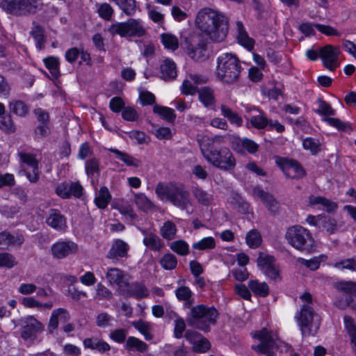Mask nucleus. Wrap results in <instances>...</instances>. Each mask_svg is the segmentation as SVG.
<instances>
[{
	"label": "nucleus",
	"mask_w": 356,
	"mask_h": 356,
	"mask_svg": "<svg viewBox=\"0 0 356 356\" xmlns=\"http://www.w3.org/2000/svg\"><path fill=\"white\" fill-rule=\"evenodd\" d=\"M177 298L179 301H184V306L191 309V319H188V323L195 326L197 328L208 332L210 325H214L218 317V312L214 307H207L204 305L192 306L194 303L193 292L186 286L178 287L175 291Z\"/></svg>",
	"instance_id": "nucleus-1"
},
{
	"label": "nucleus",
	"mask_w": 356,
	"mask_h": 356,
	"mask_svg": "<svg viewBox=\"0 0 356 356\" xmlns=\"http://www.w3.org/2000/svg\"><path fill=\"white\" fill-rule=\"evenodd\" d=\"M200 150L204 159L214 167L225 171L234 169L236 162L234 154L227 147L218 149V147L224 143L222 136L209 137L202 136L197 140Z\"/></svg>",
	"instance_id": "nucleus-2"
},
{
	"label": "nucleus",
	"mask_w": 356,
	"mask_h": 356,
	"mask_svg": "<svg viewBox=\"0 0 356 356\" xmlns=\"http://www.w3.org/2000/svg\"><path fill=\"white\" fill-rule=\"evenodd\" d=\"M195 22L196 27L213 42H222L227 38L229 21L222 13L204 8L197 13Z\"/></svg>",
	"instance_id": "nucleus-3"
},
{
	"label": "nucleus",
	"mask_w": 356,
	"mask_h": 356,
	"mask_svg": "<svg viewBox=\"0 0 356 356\" xmlns=\"http://www.w3.org/2000/svg\"><path fill=\"white\" fill-rule=\"evenodd\" d=\"M300 299L303 304L296 314L295 319L303 337L314 336L320 328L321 316L314 309L312 296L309 293H304Z\"/></svg>",
	"instance_id": "nucleus-4"
},
{
	"label": "nucleus",
	"mask_w": 356,
	"mask_h": 356,
	"mask_svg": "<svg viewBox=\"0 0 356 356\" xmlns=\"http://www.w3.org/2000/svg\"><path fill=\"white\" fill-rule=\"evenodd\" d=\"M243 70L241 62L234 54L225 53L217 58L216 76L225 84H234L239 81Z\"/></svg>",
	"instance_id": "nucleus-5"
},
{
	"label": "nucleus",
	"mask_w": 356,
	"mask_h": 356,
	"mask_svg": "<svg viewBox=\"0 0 356 356\" xmlns=\"http://www.w3.org/2000/svg\"><path fill=\"white\" fill-rule=\"evenodd\" d=\"M155 192L162 200H168L174 206L187 210L191 205L190 193L182 185L157 184Z\"/></svg>",
	"instance_id": "nucleus-6"
},
{
	"label": "nucleus",
	"mask_w": 356,
	"mask_h": 356,
	"mask_svg": "<svg viewBox=\"0 0 356 356\" xmlns=\"http://www.w3.org/2000/svg\"><path fill=\"white\" fill-rule=\"evenodd\" d=\"M285 238L295 249L312 253L314 249V241L308 229L300 225L289 227L286 232Z\"/></svg>",
	"instance_id": "nucleus-7"
},
{
	"label": "nucleus",
	"mask_w": 356,
	"mask_h": 356,
	"mask_svg": "<svg viewBox=\"0 0 356 356\" xmlns=\"http://www.w3.org/2000/svg\"><path fill=\"white\" fill-rule=\"evenodd\" d=\"M253 337L259 341V343L252 346V349L257 353L266 356H275L278 349V339L275 334L266 328L256 332Z\"/></svg>",
	"instance_id": "nucleus-8"
},
{
	"label": "nucleus",
	"mask_w": 356,
	"mask_h": 356,
	"mask_svg": "<svg viewBox=\"0 0 356 356\" xmlns=\"http://www.w3.org/2000/svg\"><path fill=\"white\" fill-rule=\"evenodd\" d=\"M0 7L6 13L15 16H27L36 13L38 0H3Z\"/></svg>",
	"instance_id": "nucleus-9"
},
{
	"label": "nucleus",
	"mask_w": 356,
	"mask_h": 356,
	"mask_svg": "<svg viewBox=\"0 0 356 356\" xmlns=\"http://www.w3.org/2000/svg\"><path fill=\"white\" fill-rule=\"evenodd\" d=\"M146 29L138 19L131 18L124 22L113 24V34L123 38L142 37L146 34Z\"/></svg>",
	"instance_id": "nucleus-10"
},
{
	"label": "nucleus",
	"mask_w": 356,
	"mask_h": 356,
	"mask_svg": "<svg viewBox=\"0 0 356 356\" xmlns=\"http://www.w3.org/2000/svg\"><path fill=\"white\" fill-rule=\"evenodd\" d=\"M18 325L21 327L20 337L25 341L35 339L38 333L43 331V324L33 316H28L18 320Z\"/></svg>",
	"instance_id": "nucleus-11"
},
{
	"label": "nucleus",
	"mask_w": 356,
	"mask_h": 356,
	"mask_svg": "<svg viewBox=\"0 0 356 356\" xmlns=\"http://www.w3.org/2000/svg\"><path fill=\"white\" fill-rule=\"evenodd\" d=\"M188 56L195 60H203L206 56L207 42L203 37L197 33L191 35L185 40Z\"/></svg>",
	"instance_id": "nucleus-12"
},
{
	"label": "nucleus",
	"mask_w": 356,
	"mask_h": 356,
	"mask_svg": "<svg viewBox=\"0 0 356 356\" xmlns=\"http://www.w3.org/2000/svg\"><path fill=\"white\" fill-rule=\"evenodd\" d=\"M250 111H255L257 113L252 116L250 119L252 126L257 129H268V130H276L278 133H282L285 130L283 124H280L277 120L268 119L266 113L259 109L253 107Z\"/></svg>",
	"instance_id": "nucleus-13"
},
{
	"label": "nucleus",
	"mask_w": 356,
	"mask_h": 356,
	"mask_svg": "<svg viewBox=\"0 0 356 356\" xmlns=\"http://www.w3.org/2000/svg\"><path fill=\"white\" fill-rule=\"evenodd\" d=\"M257 262L258 266L266 276L275 281L280 280V271L274 257L261 252L259 253Z\"/></svg>",
	"instance_id": "nucleus-14"
},
{
	"label": "nucleus",
	"mask_w": 356,
	"mask_h": 356,
	"mask_svg": "<svg viewBox=\"0 0 356 356\" xmlns=\"http://www.w3.org/2000/svg\"><path fill=\"white\" fill-rule=\"evenodd\" d=\"M319 53L323 66L330 71L333 72L339 66L341 51L339 47L327 44L319 49Z\"/></svg>",
	"instance_id": "nucleus-15"
},
{
	"label": "nucleus",
	"mask_w": 356,
	"mask_h": 356,
	"mask_svg": "<svg viewBox=\"0 0 356 356\" xmlns=\"http://www.w3.org/2000/svg\"><path fill=\"white\" fill-rule=\"evenodd\" d=\"M276 163L289 178L300 179L305 174L303 168L296 160L277 157L276 159Z\"/></svg>",
	"instance_id": "nucleus-16"
},
{
	"label": "nucleus",
	"mask_w": 356,
	"mask_h": 356,
	"mask_svg": "<svg viewBox=\"0 0 356 356\" xmlns=\"http://www.w3.org/2000/svg\"><path fill=\"white\" fill-rule=\"evenodd\" d=\"M51 253L54 258L61 259L70 254H74L78 250L77 245L70 241H58L51 246Z\"/></svg>",
	"instance_id": "nucleus-17"
},
{
	"label": "nucleus",
	"mask_w": 356,
	"mask_h": 356,
	"mask_svg": "<svg viewBox=\"0 0 356 356\" xmlns=\"http://www.w3.org/2000/svg\"><path fill=\"white\" fill-rule=\"evenodd\" d=\"M47 225L58 232H63L67 228V219L61 212L56 209H51L45 220Z\"/></svg>",
	"instance_id": "nucleus-18"
},
{
	"label": "nucleus",
	"mask_w": 356,
	"mask_h": 356,
	"mask_svg": "<svg viewBox=\"0 0 356 356\" xmlns=\"http://www.w3.org/2000/svg\"><path fill=\"white\" fill-rule=\"evenodd\" d=\"M70 320V315L67 309L58 308L54 309L48 324V330L52 334L54 331L58 329L59 325H64Z\"/></svg>",
	"instance_id": "nucleus-19"
},
{
	"label": "nucleus",
	"mask_w": 356,
	"mask_h": 356,
	"mask_svg": "<svg viewBox=\"0 0 356 356\" xmlns=\"http://www.w3.org/2000/svg\"><path fill=\"white\" fill-rule=\"evenodd\" d=\"M230 141L233 149L238 152H241L243 149H245L249 153L254 154L258 150V145L248 138H241L238 136L232 135Z\"/></svg>",
	"instance_id": "nucleus-20"
},
{
	"label": "nucleus",
	"mask_w": 356,
	"mask_h": 356,
	"mask_svg": "<svg viewBox=\"0 0 356 356\" xmlns=\"http://www.w3.org/2000/svg\"><path fill=\"white\" fill-rule=\"evenodd\" d=\"M253 195L263 202L271 213L275 214L278 212L280 204L271 194L265 192L259 187H255L253 189Z\"/></svg>",
	"instance_id": "nucleus-21"
},
{
	"label": "nucleus",
	"mask_w": 356,
	"mask_h": 356,
	"mask_svg": "<svg viewBox=\"0 0 356 356\" xmlns=\"http://www.w3.org/2000/svg\"><path fill=\"white\" fill-rule=\"evenodd\" d=\"M308 205L310 207L321 205L322 207L319 208L320 209H323L330 213H335L338 209L337 202L322 196L310 195L309 197Z\"/></svg>",
	"instance_id": "nucleus-22"
},
{
	"label": "nucleus",
	"mask_w": 356,
	"mask_h": 356,
	"mask_svg": "<svg viewBox=\"0 0 356 356\" xmlns=\"http://www.w3.org/2000/svg\"><path fill=\"white\" fill-rule=\"evenodd\" d=\"M129 245L125 241L117 239L113 243V263L129 257Z\"/></svg>",
	"instance_id": "nucleus-23"
},
{
	"label": "nucleus",
	"mask_w": 356,
	"mask_h": 356,
	"mask_svg": "<svg viewBox=\"0 0 356 356\" xmlns=\"http://www.w3.org/2000/svg\"><path fill=\"white\" fill-rule=\"evenodd\" d=\"M236 30H237V40L238 42L245 47L246 49L250 50L254 47V40L248 36L243 24L241 22L238 21L236 22Z\"/></svg>",
	"instance_id": "nucleus-24"
},
{
	"label": "nucleus",
	"mask_w": 356,
	"mask_h": 356,
	"mask_svg": "<svg viewBox=\"0 0 356 356\" xmlns=\"http://www.w3.org/2000/svg\"><path fill=\"white\" fill-rule=\"evenodd\" d=\"M161 78L165 81L175 79L177 76L175 63L170 59H165L160 66Z\"/></svg>",
	"instance_id": "nucleus-25"
},
{
	"label": "nucleus",
	"mask_w": 356,
	"mask_h": 356,
	"mask_svg": "<svg viewBox=\"0 0 356 356\" xmlns=\"http://www.w3.org/2000/svg\"><path fill=\"white\" fill-rule=\"evenodd\" d=\"M199 100L205 107H210L215 104V96L213 89L209 87H202L198 89Z\"/></svg>",
	"instance_id": "nucleus-26"
},
{
	"label": "nucleus",
	"mask_w": 356,
	"mask_h": 356,
	"mask_svg": "<svg viewBox=\"0 0 356 356\" xmlns=\"http://www.w3.org/2000/svg\"><path fill=\"white\" fill-rule=\"evenodd\" d=\"M345 329L346 330L350 339L353 352L356 354V324L353 318L349 316L343 317Z\"/></svg>",
	"instance_id": "nucleus-27"
},
{
	"label": "nucleus",
	"mask_w": 356,
	"mask_h": 356,
	"mask_svg": "<svg viewBox=\"0 0 356 356\" xmlns=\"http://www.w3.org/2000/svg\"><path fill=\"white\" fill-rule=\"evenodd\" d=\"M30 34L35 40L37 48L40 50L42 49L44 47L45 42L44 28L40 25L36 24V23L33 22Z\"/></svg>",
	"instance_id": "nucleus-28"
},
{
	"label": "nucleus",
	"mask_w": 356,
	"mask_h": 356,
	"mask_svg": "<svg viewBox=\"0 0 356 356\" xmlns=\"http://www.w3.org/2000/svg\"><path fill=\"white\" fill-rule=\"evenodd\" d=\"M221 114L232 124L241 127L243 124V119L239 115L226 105L220 106Z\"/></svg>",
	"instance_id": "nucleus-29"
},
{
	"label": "nucleus",
	"mask_w": 356,
	"mask_h": 356,
	"mask_svg": "<svg viewBox=\"0 0 356 356\" xmlns=\"http://www.w3.org/2000/svg\"><path fill=\"white\" fill-rule=\"evenodd\" d=\"M113 209H115L124 216H129L131 219L135 218L136 215L134 213L129 204L123 199H115L113 201Z\"/></svg>",
	"instance_id": "nucleus-30"
},
{
	"label": "nucleus",
	"mask_w": 356,
	"mask_h": 356,
	"mask_svg": "<svg viewBox=\"0 0 356 356\" xmlns=\"http://www.w3.org/2000/svg\"><path fill=\"white\" fill-rule=\"evenodd\" d=\"M113 154H115L116 159L122 161L127 166L138 168L141 164L140 160L133 157L126 152H121L117 149H113Z\"/></svg>",
	"instance_id": "nucleus-31"
},
{
	"label": "nucleus",
	"mask_w": 356,
	"mask_h": 356,
	"mask_svg": "<svg viewBox=\"0 0 356 356\" xmlns=\"http://www.w3.org/2000/svg\"><path fill=\"white\" fill-rule=\"evenodd\" d=\"M8 106L10 112L19 117H25L29 112V106L22 100H13Z\"/></svg>",
	"instance_id": "nucleus-32"
},
{
	"label": "nucleus",
	"mask_w": 356,
	"mask_h": 356,
	"mask_svg": "<svg viewBox=\"0 0 356 356\" xmlns=\"http://www.w3.org/2000/svg\"><path fill=\"white\" fill-rule=\"evenodd\" d=\"M45 67L49 70L54 79H58L60 75L59 59L55 56H48L43 59Z\"/></svg>",
	"instance_id": "nucleus-33"
},
{
	"label": "nucleus",
	"mask_w": 356,
	"mask_h": 356,
	"mask_svg": "<svg viewBox=\"0 0 356 356\" xmlns=\"http://www.w3.org/2000/svg\"><path fill=\"white\" fill-rule=\"evenodd\" d=\"M143 243L147 248L155 252L160 251L163 246V243L160 237L154 233L147 237H144Z\"/></svg>",
	"instance_id": "nucleus-34"
},
{
	"label": "nucleus",
	"mask_w": 356,
	"mask_h": 356,
	"mask_svg": "<svg viewBox=\"0 0 356 356\" xmlns=\"http://www.w3.org/2000/svg\"><path fill=\"white\" fill-rule=\"evenodd\" d=\"M127 294L136 299H141L149 296V291L143 284L134 283L129 286Z\"/></svg>",
	"instance_id": "nucleus-35"
},
{
	"label": "nucleus",
	"mask_w": 356,
	"mask_h": 356,
	"mask_svg": "<svg viewBox=\"0 0 356 356\" xmlns=\"http://www.w3.org/2000/svg\"><path fill=\"white\" fill-rule=\"evenodd\" d=\"M153 111L168 122H174L175 120L176 114L175 111L171 108L154 105L153 107Z\"/></svg>",
	"instance_id": "nucleus-36"
},
{
	"label": "nucleus",
	"mask_w": 356,
	"mask_h": 356,
	"mask_svg": "<svg viewBox=\"0 0 356 356\" xmlns=\"http://www.w3.org/2000/svg\"><path fill=\"white\" fill-rule=\"evenodd\" d=\"M248 287L256 296L266 297L269 293L268 286L265 282H259L258 280H250Z\"/></svg>",
	"instance_id": "nucleus-37"
},
{
	"label": "nucleus",
	"mask_w": 356,
	"mask_h": 356,
	"mask_svg": "<svg viewBox=\"0 0 356 356\" xmlns=\"http://www.w3.org/2000/svg\"><path fill=\"white\" fill-rule=\"evenodd\" d=\"M124 348L128 350H137L140 353H144L147 349V345L136 337H129L126 341Z\"/></svg>",
	"instance_id": "nucleus-38"
},
{
	"label": "nucleus",
	"mask_w": 356,
	"mask_h": 356,
	"mask_svg": "<svg viewBox=\"0 0 356 356\" xmlns=\"http://www.w3.org/2000/svg\"><path fill=\"white\" fill-rule=\"evenodd\" d=\"M245 241L250 248L254 249L261 245L262 243V237L257 229H253L247 233Z\"/></svg>",
	"instance_id": "nucleus-39"
},
{
	"label": "nucleus",
	"mask_w": 356,
	"mask_h": 356,
	"mask_svg": "<svg viewBox=\"0 0 356 356\" xmlns=\"http://www.w3.org/2000/svg\"><path fill=\"white\" fill-rule=\"evenodd\" d=\"M110 198L111 195L108 189L103 186L95 197V203L98 208L104 209L108 205Z\"/></svg>",
	"instance_id": "nucleus-40"
},
{
	"label": "nucleus",
	"mask_w": 356,
	"mask_h": 356,
	"mask_svg": "<svg viewBox=\"0 0 356 356\" xmlns=\"http://www.w3.org/2000/svg\"><path fill=\"white\" fill-rule=\"evenodd\" d=\"M161 235L167 240H172L175 237L177 233V227L172 221H166L163 223L160 230Z\"/></svg>",
	"instance_id": "nucleus-41"
},
{
	"label": "nucleus",
	"mask_w": 356,
	"mask_h": 356,
	"mask_svg": "<svg viewBox=\"0 0 356 356\" xmlns=\"http://www.w3.org/2000/svg\"><path fill=\"white\" fill-rule=\"evenodd\" d=\"M113 280L120 287L129 286V276L118 268H113Z\"/></svg>",
	"instance_id": "nucleus-42"
},
{
	"label": "nucleus",
	"mask_w": 356,
	"mask_h": 356,
	"mask_svg": "<svg viewBox=\"0 0 356 356\" xmlns=\"http://www.w3.org/2000/svg\"><path fill=\"white\" fill-rule=\"evenodd\" d=\"M216 247L215 239L211 237H206L202 240L194 243L192 248L197 250H210L214 249Z\"/></svg>",
	"instance_id": "nucleus-43"
},
{
	"label": "nucleus",
	"mask_w": 356,
	"mask_h": 356,
	"mask_svg": "<svg viewBox=\"0 0 356 356\" xmlns=\"http://www.w3.org/2000/svg\"><path fill=\"white\" fill-rule=\"evenodd\" d=\"M193 194L200 204L207 206L212 201V195L209 194L200 188H195Z\"/></svg>",
	"instance_id": "nucleus-44"
},
{
	"label": "nucleus",
	"mask_w": 356,
	"mask_h": 356,
	"mask_svg": "<svg viewBox=\"0 0 356 356\" xmlns=\"http://www.w3.org/2000/svg\"><path fill=\"white\" fill-rule=\"evenodd\" d=\"M160 264L165 270H173L177 265V257L171 253L165 254L161 257Z\"/></svg>",
	"instance_id": "nucleus-45"
},
{
	"label": "nucleus",
	"mask_w": 356,
	"mask_h": 356,
	"mask_svg": "<svg viewBox=\"0 0 356 356\" xmlns=\"http://www.w3.org/2000/svg\"><path fill=\"white\" fill-rule=\"evenodd\" d=\"M134 201L138 208L144 211H147L154 207L151 200L142 193L135 194Z\"/></svg>",
	"instance_id": "nucleus-46"
},
{
	"label": "nucleus",
	"mask_w": 356,
	"mask_h": 356,
	"mask_svg": "<svg viewBox=\"0 0 356 356\" xmlns=\"http://www.w3.org/2000/svg\"><path fill=\"white\" fill-rule=\"evenodd\" d=\"M0 129L8 134L15 131L16 128L10 114L0 116Z\"/></svg>",
	"instance_id": "nucleus-47"
},
{
	"label": "nucleus",
	"mask_w": 356,
	"mask_h": 356,
	"mask_svg": "<svg viewBox=\"0 0 356 356\" xmlns=\"http://www.w3.org/2000/svg\"><path fill=\"white\" fill-rule=\"evenodd\" d=\"M170 249L177 254L185 256L189 252L188 243L183 240L173 241L170 245Z\"/></svg>",
	"instance_id": "nucleus-48"
},
{
	"label": "nucleus",
	"mask_w": 356,
	"mask_h": 356,
	"mask_svg": "<svg viewBox=\"0 0 356 356\" xmlns=\"http://www.w3.org/2000/svg\"><path fill=\"white\" fill-rule=\"evenodd\" d=\"M317 102L318 104V108L315 110V113L324 116L335 115V110H334L328 103L321 98L318 99Z\"/></svg>",
	"instance_id": "nucleus-49"
},
{
	"label": "nucleus",
	"mask_w": 356,
	"mask_h": 356,
	"mask_svg": "<svg viewBox=\"0 0 356 356\" xmlns=\"http://www.w3.org/2000/svg\"><path fill=\"white\" fill-rule=\"evenodd\" d=\"M161 41L165 48L175 50L179 47V42L176 36L170 33H163Z\"/></svg>",
	"instance_id": "nucleus-50"
},
{
	"label": "nucleus",
	"mask_w": 356,
	"mask_h": 356,
	"mask_svg": "<svg viewBox=\"0 0 356 356\" xmlns=\"http://www.w3.org/2000/svg\"><path fill=\"white\" fill-rule=\"evenodd\" d=\"M329 125L335 127L339 131H348L351 130L350 124L348 122H342L339 118H326L324 120Z\"/></svg>",
	"instance_id": "nucleus-51"
},
{
	"label": "nucleus",
	"mask_w": 356,
	"mask_h": 356,
	"mask_svg": "<svg viewBox=\"0 0 356 356\" xmlns=\"http://www.w3.org/2000/svg\"><path fill=\"white\" fill-rule=\"evenodd\" d=\"M334 266L340 270L347 269L356 271V256L336 262Z\"/></svg>",
	"instance_id": "nucleus-52"
},
{
	"label": "nucleus",
	"mask_w": 356,
	"mask_h": 356,
	"mask_svg": "<svg viewBox=\"0 0 356 356\" xmlns=\"http://www.w3.org/2000/svg\"><path fill=\"white\" fill-rule=\"evenodd\" d=\"M321 225L322 226V229L325 230L329 234L334 233L337 229L336 220L333 218L327 217L323 215Z\"/></svg>",
	"instance_id": "nucleus-53"
},
{
	"label": "nucleus",
	"mask_w": 356,
	"mask_h": 356,
	"mask_svg": "<svg viewBox=\"0 0 356 356\" xmlns=\"http://www.w3.org/2000/svg\"><path fill=\"white\" fill-rule=\"evenodd\" d=\"M324 257V254H321L319 257H315L309 260H307L303 258H298V261L309 268L311 270H316L319 268L322 259Z\"/></svg>",
	"instance_id": "nucleus-54"
},
{
	"label": "nucleus",
	"mask_w": 356,
	"mask_h": 356,
	"mask_svg": "<svg viewBox=\"0 0 356 356\" xmlns=\"http://www.w3.org/2000/svg\"><path fill=\"white\" fill-rule=\"evenodd\" d=\"M132 324L136 329L144 335L145 339L150 340L152 339V335L150 333V327L148 323L140 320L134 322Z\"/></svg>",
	"instance_id": "nucleus-55"
},
{
	"label": "nucleus",
	"mask_w": 356,
	"mask_h": 356,
	"mask_svg": "<svg viewBox=\"0 0 356 356\" xmlns=\"http://www.w3.org/2000/svg\"><path fill=\"white\" fill-rule=\"evenodd\" d=\"M17 264L14 256L8 252L0 253V267L11 268Z\"/></svg>",
	"instance_id": "nucleus-56"
},
{
	"label": "nucleus",
	"mask_w": 356,
	"mask_h": 356,
	"mask_svg": "<svg viewBox=\"0 0 356 356\" xmlns=\"http://www.w3.org/2000/svg\"><path fill=\"white\" fill-rule=\"evenodd\" d=\"M99 163L96 158H91L86 162V171L88 176L92 177L95 173L99 172Z\"/></svg>",
	"instance_id": "nucleus-57"
},
{
	"label": "nucleus",
	"mask_w": 356,
	"mask_h": 356,
	"mask_svg": "<svg viewBox=\"0 0 356 356\" xmlns=\"http://www.w3.org/2000/svg\"><path fill=\"white\" fill-rule=\"evenodd\" d=\"M304 149L309 150L312 154H315L320 151V144L317 139L307 138L302 142Z\"/></svg>",
	"instance_id": "nucleus-58"
},
{
	"label": "nucleus",
	"mask_w": 356,
	"mask_h": 356,
	"mask_svg": "<svg viewBox=\"0 0 356 356\" xmlns=\"http://www.w3.org/2000/svg\"><path fill=\"white\" fill-rule=\"evenodd\" d=\"M336 288L345 293L356 294V283L353 282H340L336 285Z\"/></svg>",
	"instance_id": "nucleus-59"
},
{
	"label": "nucleus",
	"mask_w": 356,
	"mask_h": 356,
	"mask_svg": "<svg viewBox=\"0 0 356 356\" xmlns=\"http://www.w3.org/2000/svg\"><path fill=\"white\" fill-rule=\"evenodd\" d=\"M353 296L356 294L353 293H345L341 297V299L336 302L335 305L339 309H343L347 307L353 306L354 302Z\"/></svg>",
	"instance_id": "nucleus-60"
},
{
	"label": "nucleus",
	"mask_w": 356,
	"mask_h": 356,
	"mask_svg": "<svg viewBox=\"0 0 356 356\" xmlns=\"http://www.w3.org/2000/svg\"><path fill=\"white\" fill-rule=\"evenodd\" d=\"M211 348L210 342L204 337H201L194 346L193 350L195 353H204Z\"/></svg>",
	"instance_id": "nucleus-61"
},
{
	"label": "nucleus",
	"mask_w": 356,
	"mask_h": 356,
	"mask_svg": "<svg viewBox=\"0 0 356 356\" xmlns=\"http://www.w3.org/2000/svg\"><path fill=\"white\" fill-rule=\"evenodd\" d=\"M37 120L41 124H49L50 120L49 113L41 108H35L33 111Z\"/></svg>",
	"instance_id": "nucleus-62"
},
{
	"label": "nucleus",
	"mask_w": 356,
	"mask_h": 356,
	"mask_svg": "<svg viewBox=\"0 0 356 356\" xmlns=\"http://www.w3.org/2000/svg\"><path fill=\"white\" fill-rule=\"evenodd\" d=\"M139 115L136 109L131 106H127L122 111V118L129 122H134L138 119Z\"/></svg>",
	"instance_id": "nucleus-63"
},
{
	"label": "nucleus",
	"mask_w": 356,
	"mask_h": 356,
	"mask_svg": "<svg viewBox=\"0 0 356 356\" xmlns=\"http://www.w3.org/2000/svg\"><path fill=\"white\" fill-rule=\"evenodd\" d=\"M19 156L21 161L29 165L32 169L38 168V162L33 154L21 152Z\"/></svg>",
	"instance_id": "nucleus-64"
}]
</instances>
